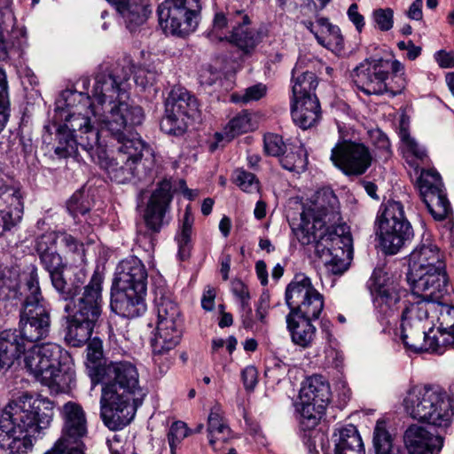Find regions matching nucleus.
Segmentation results:
<instances>
[{"label": "nucleus", "instance_id": "f257e3e1", "mask_svg": "<svg viewBox=\"0 0 454 454\" xmlns=\"http://www.w3.org/2000/svg\"><path fill=\"white\" fill-rule=\"evenodd\" d=\"M131 73L129 65L100 67L90 96L71 90L60 93L52 117L59 141L56 154L71 156L77 153L78 146L91 149L97 145L99 131L95 127L96 122L102 124L111 136L118 137L123 129L143 122L142 108L128 102L125 83Z\"/></svg>", "mask_w": 454, "mask_h": 454}, {"label": "nucleus", "instance_id": "f03ea898", "mask_svg": "<svg viewBox=\"0 0 454 454\" xmlns=\"http://www.w3.org/2000/svg\"><path fill=\"white\" fill-rule=\"evenodd\" d=\"M24 296L18 328L0 333V368L9 369L26 345L39 343L51 332V307L43 297L36 270H33L22 287L17 271L0 266V306L4 309L16 305Z\"/></svg>", "mask_w": 454, "mask_h": 454}, {"label": "nucleus", "instance_id": "7ed1b4c3", "mask_svg": "<svg viewBox=\"0 0 454 454\" xmlns=\"http://www.w3.org/2000/svg\"><path fill=\"white\" fill-rule=\"evenodd\" d=\"M340 220V204L337 196L330 189H321L303 207L301 223L295 230L299 242L314 245L315 254L326 270L341 274L347 270L346 259L351 252L350 236H340L332 227Z\"/></svg>", "mask_w": 454, "mask_h": 454}, {"label": "nucleus", "instance_id": "20e7f679", "mask_svg": "<svg viewBox=\"0 0 454 454\" xmlns=\"http://www.w3.org/2000/svg\"><path fill=\"white\" fill-rule=\"evenodd\" d=\"M54 403L38 393L25 392L11 402L0 415V447L10 454H26L33 438L51 424Z\"/></svg>", "mask_w": 454, "mask_h": 454}, {"label": "nucleus", "instance_id": "39448f33", "mask_svg": "<svg viewBox=\"0 0 454 454\" xmlns=\"http://www.w3.org/2000/svg\"><path fill=\"white\" fill-rule=\"evenodd\" d=\"M132 129H123L121 137L111 136L119 144L115 157L109 158L106 153V145L99 137L98 132L97 145L91 149L79 146L85 151L91 160L106 168L109 177L124 184L134 177L138 180L152 179V172L155 167V158L152 150L145 145Z\"/></svg>", "mask_w": 454, "mask_h": 454}, {"label": "nucleus", "instance_id": "423d86ee", "mask_svg": "<svg viewBox=\"0 0 454 454\" xmlns=\"http://www.w3.org/2000/svg\"><path fill=\"white\" fill-rule=\"evenodd\" d=\"M107 373L113 379L102 387L101 417L111 430L126 427L137 411V394H140L139 374L135 364L128 361L112 362Z\"/></svg>", "mask_w": 454, "mask_h": 454}, {"label": "nucleus", "instance_id": "0eeeda50", "mask_svg": "<svg viewBox=\"0 0 454 454\" xmlns=\"http://www.w3.org/2000/svg\"><path fill=\"white\" fill-rule=\"evenodd\" d=\"M286 302L290 309L286 317V327L293 343L302 348H310L317 333L311 320L318 318L324 309L323 295L309 278L296 275L286 289Z\"/></svg>", "mask_w": 454, "mask_h": 454}, {"label": "nucleus", "instance_id": "6e6552de", "mask_svg": "<svg viewBox=\"0 0 454 454\" xmlns=\"http://www.w3.org/2000/svg\"><path fill=\"white\" fill-rule=\"evenodd\" d=\"M102 274L95 271L80 296H63L66 301L69 300L64 307L67 313L65 340L68 345L81 347L90 340L102 312Z\"/></svg>", "mask_w": 454, "mask_h": 454}, {"label": "nucleus", "instance_id": "1a4fd4ad", "mask_svg": "<svg viewBox=\"0 0 454 454\" xmlns=\"http://www.w3.org/2000/svg\"><path fill=\"white\" fill-rule=\"evenodd\" d=\"M407 280L414 294L427 298L447 292L443 255L432 241L426 239L410 254Z\"/></svg>", "mask_w": 454, "mask_h": 454}, {"label": "nucleus", "instance_id": "9d476101", "mask_svg": "<svg viewBox=\"0 0 454 454\" xmlns=\"http://www.w3.org/2000/svg\"><path fill=\"white\" fill-rule=\"evenodd\" d=\"M405 412L413 419L437 427H448L452 421V400L446 391L436 385L415 386L403 398Z\"/></svg>", "mask_w": 454, "mask_h": 454}, {"label": "nucleus", "instance_id": "9b49d317", "mask_svg": "<svg viewBox=\"0 0 454 454\" xmlns=\"http://www.w3.org/2000/svg\"><path fill=\"white\" fill-rule=\"evenodd\" d=\"M63 352V348L53 342L33 343L26 345L17 360L22 356L26 371L42 384L62 388L67 385V378H71L61 371Z\"/></svg>", "mask_w": 454, "mask_h": 454}, {"label": "nucleus", "instance_id": "f8f14e48", "mask_svg": "<svg viewBox=\"0 0 454 454\" xmlns=\"http://www.w3.org/2000/svg\"><path fill=\"white\" fill-rule=\"evenodd\" d=\"M154 305L157 325L151 340L155 361L168 355L179 343L182 336V317L176 302L163 289L155 291Z\"/></svg>", "mask_w": 454, "mask_h": 454}, {"label": "nucleus", "instance_id": "ddd939ff", "mask_svg": "<svg viewBox=\"0 0 454 454\" xmlns=\"http://www.w3.org/2000/svg\"><path fill=\"white\" fill-rule=\"evenodd\" d=\"M200 12V0H164L157 8L159 24L163 32L179 37L196 30Z\"/></svg>", "mask_w": 454, "mask_h": 454}, {"label": "nucleus", "instance_id": "4468645a", "mask_svg": "<svg viewBox=\"0 0 454 454\" xmlns=\"http://www.w3.org/2000/svg\"><path fill=\"white\" fill-rule=\"evenodd\" d=\"M250 18L243 10L216 12L211 35L219 41L226 40L245 52H250L260 43L259 33L251 28Z\"/></svg>", "mask_w": 454, "mask_h": 454}, {"label": "nucleus", "instance_id": "2eb2a0df", "mask_svg": "<svg viewBox=\"0 0 454 454\" xmlns=\"http://www.w3.org/2000/svg\"><path fill=\"white\" fill-rule=\"evenodd\" d=\"M378 231L383 250L395 254L413 237L411 223L405 218L403 206L399 201H388L377 218Z\"/></svg>", "mask_w": 454, "mask_h": 454}, {"label": "nucleus", "instance_id": "dca6fc26", "mask_svg": "<svg viewBox=\"0 0 454 454\" xmlns=\"http://www.w3.org/2000/svg\"><path fill=\"white\" fill-rule=\"evenodd\" d=\"M200 118L198 101L184 88H175L165 101V115L161 129L170 135L181 136L188 128V120Z\"/></svg>", "mask_w": 454, "mask_h": 454}, {"label": "nucleus", "instance_id": "f3484780", "mask_svg": "<svg viewBox=\"0 0 454 454\" xmlns=\"http://www.w3.org/2000/svg\"><path fill=\"white\" fill-rule=\"evenodd\" d=\"M377 313L384 319L393 317L400 309L406 291L399 282L383 269H375L368 281Z\"/></svg>", "mask_w": 454, "mask_h": 454}, {"label": "nucleus", "instance_id": "a211bd4d", "mask_svg": "<svg viewBox=\"0 0 454 454\" xmlns=\"http://www.w3.org/2000/svg\"><path fill=\"white\" fill-rule=\"evenodd\" d=\"M331 161L346 176H361L371 167L373 156L364 143L344 139L331 151Z\"/></svg>", "mask_w": 454, "mask_h": 454}, {"label": "nucleus", "instance_id": "6ab92c4d", "mask_svg": "<svg viewBox=\"0 0 454 454\" xmlns=\"http://www.w3.org/2000/svg\"><path fill=\"white\" fill-rule=\"evenodd\" d=\"M299 398L297 410L313 427L317 425L320 414L330 401V385L322 375H312L303 382Z\"/></svg>", "mask_w": 454, "mask_h": 454}, {"label": "nucleus", "instance_id": "aec40b11", "mask_svg": "<svg viewBox=\"0 0 454 454\" xmlns=\"http://www.w3.org/2000/svg\"><path fill=\"white\" fill-rule=\"evenodd\" d=\"M388 74L389 65L384 58H371L354 68L352 79L357 89L364 94L382 95L388 92Z\"/></svg>", "mask_w": 454, "mask_h": 454}, {"label": "nucleus", "instance_id": "412c9836", "mask_svg": "<svg viewBox=\"0 0 454 454\" xmlns=\"http://www.w3.org/2000/svg\"><path fill=\"white\" fill-rule=\"evenodd\" d=\"M416 184L432 216L438 221L446 218L450 211V205L440 174L433 168L421 169Z\"/></svg>", "mask_w": 454, "mask_h": 454}, {"label": "nucleus", "instance_id": "4be33fe9", "mask_svg": "<svg viewBox=\"0 0 454 454\" xmlns=\"http://www.w3.org/2000/svg\"><path fill=\"white\" fill-rule=\"evenodd\" d=\"M57 232H46L35 240V249L39 257L40 263L48 271L53 287L61 294H68L66 292L67 282L63 278L65 263L57 251Z\"/></svg>", "mask_w": 454, "mask_h": 454}, {"label": "nucleus", "instance_id": "5701e85b", "mask_svg": "<svg viewBox=\"0 0 454 454\" xmlns=\"http://www.w3.org/2000/svg\"><path fill=\"white\" fill-rule=\"evenodd\" d=\"M64 421L62 436L45 454H64L67 442H78L87 434V419L82 407L74 402H67L61 410Z\"/></svg>", "mask_w": 454, "mask_h": 454}, {"label": "nucleus", "instance_id": "b1692460", "mask_svg": "<svg viewBox=\"0 0 454 454\" xmlns=\"http://www.w3.org/2000/svg\"><path fill=\"white\" fill-rule=\"evenodd\" d=\"M420 325L403 317H401L400 338L404 346L414 352H432L442 355V348H439L440 338L442 343H447L446 336L434 334V328ZM447 338H449L447 336Z\"/></svg>", "mask_w": 454, "mask_h": 454}, {"label": "nucleus", "instance_id": "393cba45", "mask_svg": "<svg viewBox=\"0 0 454 454\" xmlns=\"http://www.w3.org/2000/svg\"><path fill=\"white\" fill-rule=\"evenodd\" d=\"M24 197L20 185L0 184V235L17 225L22 219Z\"/></svg>", "mask_w": 454, "mask_h": 454}, {"label": "nucleus", "instance_id": "a878e982", "mask_svg": "<svg viewBox=\"0 0 454 454\" xmlns=\"http://www.w3.org/2000/svg\"><path fill=\"white\" fill-rule=\"evenodd\" d=\"M147 271L142 261L136 256H129L119 262L115 270L113 283L114 289H137L146 291Z\"/></svg>", "mask_w": 454, "mask_h": 454}, {"label": "nucleus", "instance_id": "bb28decb", "mask_svg": "<svg viewBox=\"0 0 454 454\" xmlns=\"http://www.w3.org/2000/svg\"><path fill=\"white\" fill-rule=\"evenodd\" d=\"M171 199L170 183L168 181L160 183L152 193L143 215L145 223L152 233H158L162 228Z\"/></svg>", "mask_w": 454, "mask_h": 454}, {"label": "nucleus", "instance_id": "cd10ccee", "mask_svg": "<svg viewBox=\"0 0 454 454\" xmlns=\"http://www.w3.org/2000/svg\"><path fill=\"white\" fill-rule=\"evenodd\" d=\"M407 454H438L443 445V438L426 428L412 425L403 436Z\"/></svg>", "mask_w": 454, "mask_h": 454}, {"label": "nucleus", "instance_id": "c85d7f7f", "mask_svg": "<svg viewBox=\"0 0 454 454\" xmlns=\"http://www.w3.org/2000/svg\"><path fill=\"white\" fill-rule=\"evenodd\" d=\"M146 291L138 292L137 289H114L112 287L111 309L123 317H137L146 310L145 296Z\"/></svg>", "mask_w": 454, "mask_h": 454}, {"label": "nucleus", "instance_id": "c756f323", "mask_svg": "<svg viewBox=\"0 0 454 454\" xmlns=\"http://www.w3.org/2000/svg\"><path fill=\"white\" fill-rule=\"evenodd\" d=\"M445 293H438L435 297L427 298L423 294H416L411 291L410 305L405 306L402 312V317L415 322L420 325H426L427 320L434 316L433 313L438 312L439 301Z\"/></svg>", "mask_w": 454, "mask_h": 454}, {"label": "nucleus", "instance_id": "7c9ffc66", "mask_svg": "<svg viewBox=\"0 0 454 454\" xmlns=\"http://www.w3.org/2000/svg\"><path fill=\"white\" fill-rule=\"evenodd\" d=\"M304 27L309 29L322 46L331 51L342 49L343 37L340 28L329 22L325 18H319L315 22L302 21Z\"/></svg>", "mask_w": 454, "mask_h": 454}, {"label": "nucleus", "instance_id": "2f4dec72", "mask_svg": "<svg viewBox=\"0 0 454 454\" xmlns=\"http://www.w3.org/2000/svg\"><path fill=\"white\" fill-rule=\"evenodd\" d=\"M116 9L123 17L130 32H135L143 26L152 13L148 0H126L125 4Z\"/></svg>", "mask_w": 454, "mask_h": 454}, {"label": "nucleus", "instance_id": "473e14b6", "mask_svg": "<svg viewBox=\"0 0 454 454\" xmlns=\"http://www.w3.org/2000/svg\"><path fill=\"white\" fill-rule=\"evenodd\" d=\"M292 117L294 121L303 129L316 124L320 117V105L317 98L293 100Z\"/></svg>", "mask_w": 454, "mask_h": 454}, {"label": "nucleus", "instance_id": "72a5a7b5", "mask_svg": "<svg viewBox=\"0 0 454 454\" xmlns=\"http://www.w3.org/2000/svg\"><path fill=\"white\" fill-rule=\"evenodd\" d=\"M293 100L317 98L314 91L317 87V79L313 72L303 70L298 61L292 72Z\"/></svg>", "mask_w": 454, "mask_h": 454}, {"label": "nucleus", "instance_id": "f704fd0d", "mask_svg": "<svg viewBox=\"0 0 454 454\" xmlns=\"http://www.w3.org/2000/svg\"><path fill=\"white\" fill-rule=\"evenodd\" d=\"M334 454H364L362 438L353 425L341 427L333 434Z\"/></svg>", "mask_w": 454, "mask_h": 454}, {"label": "nucleus", "instance_id": "c9c22d12", "mask_svg": "<svg viewBox=\"0 0 454 454\" xmlns=\"http://www.w3.org/2000/svg\"><path fill=\"white\" fill-rule=\"evenodd\" d=\"M207 434L209 444L215 449L217 441L226 442L231 435V429L227 425L222 407L215 404L209 412L207 418Z\"/></svg>", "mask_w": 454, "mask_h": 454}, {"label": "nucleus", "instance_id": "e433bc0d", "mask_svg": "<svg viewBox=\"0 0 454 454\" xmlns=\"http://www.w3.org/2000/svg\"><path fill=\"white\" fill-rule=\"evenodd\" d=\"M438 317L439 326L434 329V334L448 336L447 343H442L440 338L439 348H442V354L448 348H454V307L443 305L439 301Z\"/></svg>", "mask_w": 454, "mask_h": 454}, {"label": "nucleus", "instance_id": "4c0bfd02", "mask_svg": "<svg viewBox=\"0 0 454 454\" xmlns=\"http://www.w3.org/2000/svg\"><path fill=\"white\" fill-rule=\"evenodd\" d=\"M103 360V344L98 338L92 339L87 347L86 365L90 376L93 382H98L102 380L105 369L102 366Z\"/></svg>", "mask_w": 454, "mask_h": 454}, {"label": "nucleus", "instance_id": "58836bf2", "mask_svg": "<svg viewBox=\"0 0 454 454\" xmlns=\"http://www.w3.org/2000/svg\"><path fill=\"white\" fill-rule=\"evenodd\" d=\"M373 444L376 454H407L405 450L394 442L384 421H378L375 426Z\"/></svg>", "mask_w": 454, "mask_h": 454}, {"label": "nucleus", "instance_id": "ea45409f", "mask_svg": "<svg viewBox=\"0 0 454 454\" xmlns=\"http://www.w3.org/2000/svg\"><path fill=\"white\" fill-rule=\"evenodd\" d=\"M400 136L403 143L404 157L406 158L407 162L417 169L419 168V164L416 160H419L423 161L427 157V151L410 136L406 129H402Z\"/></svg>", "mask_w": 454, "mask_h": 454}, {"label": "nucleus", "instance_id": "a19ab883", "mask_svg": "<svg viewBox=\"0 0 454 454\" xmlns=\"http://www.w3.org/2000/svg\"><path fill=\"white\" fill-rule=\"evenodd\" d=\"M254 129L251 114L247 111H242L233 117L224 129V135L228 140L234 137L246 133Z\"/></svg>", "mask_w": 454, "mask_h": 454}, {"label": "nucleus", "instance_id": "79ce46f5", "mask_svg": "<svg viewBox=\"0 0 454 454\" xmlns=\"http://www.w3.org/2000/svg\"><path fill=\"white\" fill-rule=\"evenodd\" d=\"M307 153L302 146H299L294 152H289L280 159L281 166L290 172H303L307 168Z\"/></svg>", "mask_w": 454, "mask_h": 454}, {"label": "nucleus", "instance_id": "37998d69", "mask_svg": "<svg viewBox=\"0 0 454 454\" xmlns=\"http://www.w3.org/2000/svg\"><path fill=\"white\" fill-rule=\"evenodd\" d=\"M233 183L243 192L255 193L260 190V183L254 174L238 168L232 175Z\"/></svg>", "mask_w": 454, "mask_h": 454}, {"label": "nucleus", "instance_id": "c03bdc74", "mask_svg": "<svg viewBox=\"0 0 454 454\" xmlns=\"http://www.w3.org/2000/svg\"><path fill=\"white\" fill-rule=\"evenodd\" d=\"M160 73L157 66L139 67L134 72V80L137 85L145 89L156 82Z\"/></svg>", "mask_w": 454, "mask_h": 454}, {"label": "nucleus", "instance_id": "a18cd8bd", "mask_svg": "<svg viewBox=\"0 0 454 454\" xmlns=\"http://www.w3.org/2000/svg\"><path fill=\"white\" fill-rule=\"evenodd\" d=\"M188 434L189 429L184 422L176 421L170 426L168 433V442L171 454H176L177 446Z\"/></svg>", "mask_w": 454, "mask_h": 454}, {"label": "nucleus", "instance_id": "49530a36", "mask_svg": "<svg viewBox=\"0 0 454 454\" xmlns=\"http://www.w3.org/2000/svg\"><path fill=\"white\" fill-rule=\"evenodd\" d=\"M193 218L188 209L185 210L183 220L181 232L176 236V241L179 247V254L183 257L187 250L190 242Z\"/></svg>", "mask_w": 454, "mask_h": 454}, {"label": "nucleus", "instance_id": "de8ad7c7", "mask_svg": "<svg viewBox=\"0 0 454 454\" xmlns=\"http://www.w3.org/2000/svg\"><path fill=\"white\" fill-rule=\"evenodd\" d=\"M266 93V86L258 83L250 86L245 90L243 93H233L231 95V101L235 103L247 104L252 101H256L262 98Z\"/></svg>", "mask_w": 454, "mask_h": 454}, {"label": "nucleus", "instance_id": "09e8293b", "mask_svg": "<svg viewBox=\"0 0 454 454\" xmlns=\"http://www.w3.org/2000/svg\"><path fill=\"white\" fill-rule=\"evenodd\" d=\"M372 20L379 30L389 31L394 26V11L391 8L376 9L372 12Z\"/></svg>", "mask_w": 454, "mask_h": 454}, {"label": "nucleus", "instance_id": "8fccbe9b", "mask_svg": "<svg viewBox=\"0 0 454 454\" xmlns=\"http://www.w3.org/2000/svg\"><path fill=\"white\" fill-rule=\"evenodd\" d=\"M385 60L389 65V71L392 70L393 75L398 78L397 86L394 88L388 83V92H391L393 96L401 93L402 90L405 88L406 81L403 77L404 75V67L403 65L396 59H387Z\"/></svg>", "mask_w": 454, "mask_h": 454}, {"label": "nucleus", "instance_id": "3c124183", "mask_svg": "<svg viewBox=\"0 0 454 454\" xmlns=\"http://www.w3.org/2000/svg\"><path fill=\"white\" fill-rule=\"evenodd\" d=\"M60 242L65 246L67 252L74 254L77 259L83 262L84 245L77 239L67 233H57Z\"/></svg>", "mask_w": 454, "mask_h": 454}, {"label": "nucleus", "instance_id": "603ef678", "mask_svg": "<svg viewBox=\"0 0 454 454\" xmlns=\"http://www.w3.org/2000/svg\"><path fill=\"white\" fill-rule=\"evenodd\" d=\"M263 141L266 154L277 157L284 153L286 145L280 136L270 133L264 136Z\"/></svg>", "mask_w": 454, "mask_h": 454}, {"label": "nucleus", "instance_id": "864d4df0", "mask_svg": "<svg viewBox=\"0 0 454 454\" xmlns=\"http://www.w3.org/2000/svg\"><path fill=\"white\" fill-rule=\"evenodd\" d=\"M370 136L374 146L380 151V157L387 159L391 155L390 142L387 137L379 129L372 130Z\"/></svg>", "mask_w": 454, "mask_h": 454}, {"label": "nucleus", "instance_id": "5fc2aeb1", "mask_svg": "<svg viewBox=\"0 0 454 454\" xmlns=\"http://www.w3.org/2000/svg\"><path fill=\"white\" fill-rule=\"evenodd\" d=\"M82 197V193L76 192L67 201V210L74 218L77 217L79 214L83 215L89 211V207L83 204Z\"/></svg>", "mask_w": 454, "mask_h": 454}, {"label": "nucleus", "instance_id": "6e6d98bb", "mask_svg": "<svg viewBox=\"0 0 454 454\" xmlns=\"http://www.w3.org/2000/svg\"><path fill=\"white\" fill-rule=\"evenodd\" d=\"M435 62L441 68L454 67V51H446L445 50L437 51L434 54Z\"/></svg>", "mask_w": 454, "mask_h": 454}, {"label": "nucleus", "instance_id": "4d7b16f0", "mask_svg": "<svg viewBox=\"0 0 454 454\" xmlns=\"http://www.w3.org/2000/svg\"><path fill=\"white\" fill-rule=\"evenodd\" d=\"M232 292L235 296L239 300L240 305L242 309H246L247 304L249 303L250 295L247 291V288L245 285L240 281H234L232 283Z\"/></svg>", "mask_w": 454, "mask_h": 454}, {"label": "nucleus", "instance_id": "13d9d810", "mask_svg": "<svg viewBox=\"0 0 454 454\" xmlns=\"http://www.w3.org/2000/svg\"><path fill=\"white\" fill-rule=\"evenodd\" d=\"M348 20L353 23L358 32H361L364 27L365 21L364 16L358 12L356 4H352L347 12Z\"/></svg>", "mask_w": 454, "mask_h": 454}, {"label": "nucleus", "instance_id": "bf43d9fd", "mask_svg": "<svg viewBox=\"0 0 454 454\" xmlns=\"http://www.w3.org/2000/svg\"><path fill=\"white\" fill-rule=\"evenodd\" d=\"M245 387L253 390L257 384V370L254 366L246 367L241 373Z\"/></svg>", "mask_w": 454, "mask_h": 454}, {"label": "nucleus", "instance_id": "052dcab7", "mask_svg": "<svg viewBox=\"0 0 454 454\" xmlns=\"http://www.w3.org/2000/svg\"><path fill=\"white\" fill-rule=\"evenodd\" d=\"M331 0H302L301 8L305 12L311 14H316L319 10H322Z\"/></svg>", "mask_w": 454, "mask_h": 454}, {"label": "nucleus", "instance_id": "680f3d73", "mask_svg": "<svg viewBox=\"0 0 454 454\" xmlns=\"http://www.w3.org/2000/svg\"><path fill=\"white\" fill-rule=\"evenodd\" d=\"M397 46L401 51H407V58L411 60L416 59L421 53V48L416 46L411 41H401Z\"/></svg>", "mask_w": 454, "mask_h": 454}, {"label": "nucleus", "instance_id": "e2e57ef3", "mask_svg": "<svg viewBox=\"0 0 454 454\" xmlns=\"http://www.w3.org/2000/svg\"><path fill=\"white\" fill-rule=\"evenodd\" d=\"M335 389L337 391L339 399L342 403H346L350 399L351 390L348 387L346 380H338L335 385Z\"/></svg>", "mask_w": 454, "mask_h": 454}, {"label": "nucleus", "instance_id": "0e129e2a", "mask_svg": "<svg viewBox=\"0 0 454 454\" xmlns=\"http://www.w3.org/2000/svg\"><path fill=\"white\" fill-rule=\"evenodd\" d=\"M423 1L415 0L406 12L407 17L414 20H421L423 18L422 12Z\"/></svg>", "mask_w": 454, "mask_h": 454}, {"label": "nucleus", "instance_id": "69168bd1", "mask_svg": "<svg viewBox=\"0 0 454 454\" xmlns=\"http://www.w3.org/2000/svg\"><path fill=\"white\" fill-rule=\"evenodd\" d=\"M215 294L214 289H208L201 299V306L204 309L210 311L214 308Z\"/></svg>", "mask_w": 454, "mask_h": 454}, {"label": "nucleus", "instance_id": "338daca9", "mask_svg": "<svg viewBox=\"0 0 454 454\" xmlns=\"http://www.w3.org/2000/svg\"><path fill=\"white\" fill-rule=\"evenodd\" d=\"M256 275L262 286L268 284V271L266 263L263 261H258L255 263Z\"/></svg>", "mask_w": 454, "mask_h": 454}, {"label": "nucleus", "instance_id": "774afa93", "mask_svg": "<svg viewBox=\"0 0 454 454\" xmlns=\"http://www.w3.org/2000/svg\"><path fill=\"white\" fill-rule=\"evenodd\" d=\"M84 450L85 445L82 442H67V448L64 453L67 451V454H85Z\"/></svg>", "mask_w": 454, "mask_h": 454}]
</instances>
